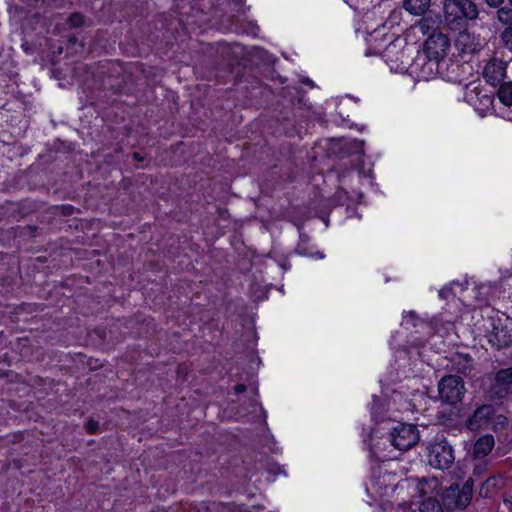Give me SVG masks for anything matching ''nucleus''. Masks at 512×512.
I'll use <instances>...</instances> for the list:
<instances>
[{
	"mask_svg": "<svg viewBox=\"0 0 512 512\" xmlns=\"http://www.w3.org/2000/svg\"><path fill=\"white\" fill-rule=\"evenodd\" d=\"M487 471V461L479 458L473 467V477H470L461 487L459 484H451L443 493V502L448 508L463 509L471 501L473 494L474 478H480Z\"/></svg>",
	"mask_w": 512,
	"mask_h": 512,
	"instance_id": "f257e3e1",
	"label": "nucleus"
},
{
	"mask_svg": "<svg viewBox=\"0 0 512 512\" xmlns=\"http://www.w3.org/2000/svg\"><path fill=\"white\" fill-rule=\"evenodd\" d=\"M450 46L449 38L441 32L434 31L428 36L423 47V51L430 63L428 73H424L425 78L434 73V66H437L448 55Z\"/></svg>",
	"mask_w": 512,
	"mask_h": 512,
	"instance_id": "f03ea898",
	"label": "nucleus"
},
{
	"mask_svg": "<svg viewBox=\"0 0 512 512\" xmlns=\"http://www.w3.org/2000/svg\"><path fill=\"white\" fill-rule=\"evenodd\" d=\"M427 450L428 463L435 469H449L455 461L454 450L446 439L431 442Z\"/></svg>",
	"mask_w": 512,
	"mask_h": 512,
	"instance_id": "7ed1b4c3",
	"label": "nucleus"
},
{
	"mask_svg": "<svg viewBox=\"0 0 512 512\" xmlns=\"http://www.w3.org/2000/svg\"><path fill=\"white\" fill-rule=\"evenodd\" d=\"M438 392L441 401L448 404L460 402L465 394L464 381L457 375H446L438 382Z\"/></svg>",
	"mask_w": 512,
	"mask_h": 512,
	"instance_id": "20e7f679",
	"label": "nucleus"
},
{
	"mask_svg": "<svg viewBox=\"0 0 512 512\" xmlns=\"http://www.w3.org/2000/svg\"><path fill=\"white\" fill-rule=\"evenodd\" d=\"M391 444L399 450H407L419 441V433L415 425L400 423L393 428Z\"/></svg>",
	"mask_w": 512,
	"mask_h": 512,
	"instance_id": "39448f33",
	"label": "nucleus"
},
{
	"mask_svg": "<svg viewBox=\"0 0 512 512\" xmlns=\"http://www.w3.org/2000/svg\"><path fill=\"white\" fill-rule=\"evenodd\" d=\"M495 414L492 405H482L467 419L466 427L471 431H478L490 427L491 420Z\"/></svg>",
	"mask_w": 512,
	"mask_h": 512,
	"instance_id": "423d86ee",
	"label": "nucleus"
},
{
	"mask_svg": "<svg viewBox=\"0 0 512 512\" xmlns=\"http://www.w3.org/2000/svg\"><path fill=\"white\" fill-rule=\"evenodd\" d=\"M507 61L493 57L484 67L483 77L493 86L499 85L505 78Z\"/></svg>",
	"mask_w": 512,
	"mask_h": 512,
	"instance_id": "0eeeda50",
	"label": "nucleus"
},
{
	"mask_svg": "<svg viewBox=\"0 0 512 512\" xmlns=\"http://www.w3.org/2000/svg\"><path fill=\"white\" fill-rule=\"evenodd\" d=\"M444 18L452 29H458L463 25L460 0H444Z\"/></svg>",
	"mask_w": 512,
	"mask_h": 512,
	"instance_id": "6e6552de",
	"label": "nucleus"
},
{
	"mask_svg": "<svg viewBox=\"0 0 512 512\" xmlns=\"http://www.w3.org/2000/svg\"><path fill=\"white\" fill-rule=\"evenodd\" d=\"M488 342L497 349L508 347L512 344V334L502 324L493 323Z\"/></svg>",
	"mask_w": 512,
	"mask_h": 512,
	"instance_id": "1a4fd4ad",
	"label": "nucleus"
},
{
	"mask_svg": "<svg viewBox=\"0 0 512 512\" xmlns=\"http://www.w3.org/2000/svg\"><path fill=\"white\" fill-rule=\"evenodd\" d=\"M416 490L420 498H437L440 494V483L437 478L415 479Z\"/></svg>",
	"mask_w": 512,
	"mask_h": 512,
	"instance_id": "9d476101",
	"label": "nucleus"
},
{
	"mask_svg": "<svg viewBox=\"0 0 512 512\" xmlns=\"http://www.w3.org/2000/svg\"><path fill=\"white\" fill-rule=\"evenodd\" d=\"M495 445L492 435H483L474 444L473 454L476 458L484 459L493 449Z\"/></svg>",
	"mask_w": 512,
	"mask_h": 512,
	"instance_id": "9b49d317",
	"label": "nucleus"
},
{
	"mask_svg": "<svg viewBox=\"0 0 512 512\" xmlns=\"http://www.w3.org/2000/svg\"><path fill=\"white\" fill-rule=\"evenodd\" d=\"M431 5V0H403V8L414 16L424 15Z\"/></svg>",
	"mask_w": 512,
	"mask_h": 512,
	"instance_id": "f8f14e48",
	"label": "nucleus"
},
{
	"mask_svg": "<svg viewBox=\"0 0 512 512\" xmlns=\"http://www.w3.org/2000/svg\"><path fill=\"white\" fill-rule=\"evenodd\" d=\"M456 45L466 52L478 51L481 48L479 39L469 33H462L458 36Z\"/></svg>",
	"mask_w": 512,
	"mask_h": 512,
	"instance_id": "ddd939ff",
	"label": "nucleus"
},
{
	"mask_svg": "<svg viewBox=\"0 0 512 512\" xmlns=\"http://www.w3.org/2000/svg\"><path fill=\"white\" fill-rule=\"evenodd\" d=\"M462 21L476 20L479 16L478 5L470 0H460Z\"/></svg>",
	"mask_w": 512,
	"mask_h": 512,
	"instance_id": "4468645a",
	"label": "nucleus"
},
{
	"mask_svg": "<svg viewBox=\"0 0 512 512\" xmlns=\"http://www.w3.org/2000/svg\"><path fill=\"white\" fill-rule=\"evenodd\" d=\"M508 4L502 5L496 11L497 20L504 25L512 26V0H507Z\"/></svg>",
	"mask_w": 512,
	"mask_h": 512,
	"instance_id": "2eb2a0df",
	"label": "nucleus"
},
{
	"mask_svg": "<svg viewBox=\"0 0 512 512\" xmlns=\"http://www.w3.org/2000/svg\"><path fill=\"white\" fill-rule=\"evenodd\" d=\"M497 96L504 105H512V82L502 83L498 89Z\"/></svg>",
	"mask_w": 512,
	"mask_h": 512,
	"instance_id": "dca6fc26",
	"label": "nucleus"
},
{
	"mask_svg": "<svg viewBox=\"0 0 512 512\" xmlns=\"http://www.w3.org/2000/svg\"><path fill=\"white\" fill-rule=\"evenodd\" d=\"M495 382L499 386H512V366L497 371L495 374Z\"/></svg>",
	"mask_w": 512,
	"mask_h": 512,
	"instance_id": "f3484780",
	"label": "nucleus"
},
{
	"mask_svg": "<svg viewBox=\"0 0 512 512\" xmlns=\"http://www.w3.org/2000/svg\"><path fill=\"white\" fill-rule=\"evenodd\" d=\"M480 92L478 86L469 83L465 86L464 100L471 105H476Z\"/></svg>",
	"mask_w": 512,
	"mask_h": 512,
	"instance_id": "a211bd4d",
	"label": "nucleus"
},
{
	"mask_svg": "<svg viewBox=\"0 0 512 512\" xmlns=\"http://www.w3.org/2000/svg\"><path fill=\"white\" fill-rule=\"evenodd\" d=\"M422 501L419 503V509L422 512H439L440 505L437 498H421Z\"/></svg>",
	"mask_w": 512,
	"mask_h": 512,
	"instance_id": "6ab92c4d",
	"label": "nucleus"
},
{
	"mask_svg": "<svg viewBox=\"0 0 512 512\" xmlns=\"http://www.w3.org/2000/svg\"><path fill=\"white\" fill-rule=\"evenodd\" d=\"M496 487V477H490L481 485L480 495L482 497H488Z\"/></svg>",
	"mask_w": 512,
	"mask_h": 512,
	"instance_id": "aec40b11",
	"label": "nucleus"
},
{
	"mask_svg": "<svg viewBox=\"0 0 512 512\" xmlns=\"http://www.w3.org/2000/svg\"><path fill=\"white\" fill-rule=\"evenodd\" d=\"M500 40L503 46L512 51V26H508L504 28V30L500 34Z\"/></svg>",
	"mask_w": 512,
	"mask_h": 512,
	"instance_id": "412c9836",
	"label": "nucleus"
},
{
	"mask_svg": "<svg viewBox=\"0 0 512 512\" xmlns=\"http://www.w3.org/2000/svg\"><path fill=\"white\" fill-rule=\"evenodd\" d=\"M71 27H80L83 25L84 19L81 14L74 13L68 18Z\"/></svg>",
	"mask_w": 512,
	"mask_h": 512,
	"instance_id": "4be33fe9",
	"label": "nucleus"
},
{
	"mask_svg": "<svg viewBox=\"0 0 512 512\" xmlns=\"http://www.w3.org/2000/svg\"><path fill=\"white\" fill-rule=\"evenodd\" d=\"M384 51L386 52L387 58L393 60L391 54L394 51H402V49L399 47L398 43L392 42L385 48Z\"/></svg>",
	"mask_w": 512,
	"mask_h": 512,
	"instance_id": "5701e85b",
	"label": "nucleus"
},
{
	"mask_svg": "<svg viewBox=\"0 0 512 512\" xmlns=\"http://www.w3.org/2000/svg\"><path fill=\"white\" fill-rule=\"evenodd\" d=\"M486 5L493 9H499L505 0H484Z\"/></svg>",
	"mask_w": 512,
	"mask_h": 512,
	"instance_id": "b1692460",
	"label": "nucleus"
},
{
	"mask_svg": "<svg viewBox=\"0 0 512 512\" xmlns=\"http://www.w3.org/2000/svg\"><path fill=\"white\" fill-rule=\"evenodd\" d=\"M98 422L94 420H89L87 423V431L89 434H95L98 431Z\"/></svg>",
	"mask_w": 512,
	"mask_h": 512,
	"instance_id": "393cba45",
	"label": "nucleus"
},
{
	"mask_svg": "<svg viewBox=\"0 0 512 512\" xmlns=\"http://www.w3.org/2000/svg\"><path fill=\"white\" fill-rule=\"evenodd\" d=\"M394 512H414L407 503L399 504Z\"/></svg>",
	"mask_w": 512,
	"mask_h": 512,
	"instance_id": "a878e982",
	"label": "nucleus"
},
{
	"mask_svg": "<svg viewBox=\"0 0 512 512\" xmlns=\"http://www.w3.org/2000/svg\"><path fill=\"white\" fill-rule=\"evenodd\" d=\"M419 27L421 29V31L425 34L428 32V29H429V26H428V19L427 18H423L420 23H419Z\"/></svg>",
	"mask_w": 512,
	"mask_h": 512,
	"instance_id": "bb28decb",
	"label": "nucleus"
},
{
	"mask_svg": "<svg viewBox=\"0 0 512 512\" xmlns=\"http://www.w3.org/2000/svg\"><path fill=\"white\" fill-rule=\"evenodd\" d=\"M463 360L465 361V365H464V367H463L462 369H460V370H461L462 372H464V373H465V372H466V370L471 369V362H472V359H471V357L466 356V357H464V358H463Z\"/></svg>",
	"mask_w": 512,
	"mask_h": 512,
	"instance_id": "cd10ccee",
	"label": "nucleus"
},
{
	"mask_svg": "<svg viewBox=\"0 0 512 512\" xmlns=\"http://www.w3.org/2000/svg\"><path fill=\"white\" fill-rule=\"evenodd\" d=\"M481 99H482L481 102H483L486 105H489L492 103V98L487 94L482 95Z\"/></svg>",
	"mask_w": 512,
	"mask_h": 512,
	"instance_id": "c85d7f7f",
	"label": "nucleus"
},
{
	"mask_svg": "<svg viewBox=\"0 0 512 512\" xmlns=\"http://www.w3.org/2000/svg\"><path fill=\"white\" fill-rule=\"evenodd\" d=\"M234 390L236 393L240 394L246 390V386L244 384H238L235 386Z\"/></svg>",
	"mask_w": 512,
	"mask_h": 512,
	"instance_id": "c756f323",
	"label": "nucleus"
},
{
	"mask_svg": "<svg viewBox=\"0 0 512 512\" xmlns=\"http://www.w3.org/2000/svg\"><path fill=\"white\" fill-rule=\"evenodd\" d=\"M133 158L136 161H138V162H142L144 160L143 156L140 153H137V152L133 153Z\"/></svg>",
	"mask_w": 512,
	"mask_h": 512,
	"instance_id": "7c9ffc66",
	"label": "nucleus"
},
{
	"mask_svg": "<svg viewBox=\"0 0 512 512\" xmlns=\"http://www.w3.org/2000/svg\"><path fill=\"white\" fill-rule=\"evenodd\" d=\"M443 293H444V291H443V290H441V291L439 292V295L442 297V296H443Z\"/></svg>",
	"mask_w": 512,
	"mask_h": 512,
	"instance_id": "2f4dec72",
	"label": "nucleus"
}]
</instances>
